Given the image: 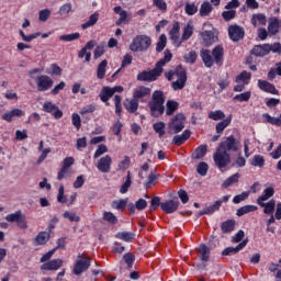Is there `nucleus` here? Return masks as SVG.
Masks as SVG:
<instances>
[{"label": "nucleus", "mask_w": 281, "mask_h": 281, "mask_svg": "<svg viewBox=\"0 0 281 281\" xmlns=\"http://www.w3.org/2000/svg\"><path fill=\"white\" fill-rule=\"evenodd\" d=\"M164 54V58L157 61L154 69L144 70L137 75L136 78L139 82H155V80L164 74V67H166L167 63L172 60V53L170 49H166Z\"/></svg>", "instance_id": "nucleus-1"}, {"label": "nucleus", "mask_w": 281, "mask_h": 281, "mask_svg": "<svg viewBox=\"0 0 281 281\" xmlns=\"http://www.w3.org/2000/svg\"><path fill=\"white\" fill-rule=\"evenodd\" d=\"M200 56L204 66L209 69L217 65V67H223V63L225 60V48L222 45H217L213 48L212 52L209 49L201 50Z\"/></svg>", "instance_id": "nucleus-2"}, {"label": "nucleus", "mask_w": 281, "mask_h": 281, "mask_svg": "<svg viewBox=\"0 0 281 281\" xmlns=\"http://www.w3.org/2000/svg\"><path fill=\"white\" fill-rule=\"evenodd\" d=\"M36 74H43V69L34 68L29 71L30 78L35 80L37 91H41V92L49 91V89L54 87V79H52V77L47 75H40L37 77H34L36 76Z\"/></svg>", "instance_id": "nucleus-3"}, {"label": "nucleus", "mask_w": 281, "mask_h": 281, "mask_svg": "<svg viewBox=\"0 0 281 281\" xmlns=\"http://www.w3.org/2000/svg\"><path fill=\"white\" fill-rule=\"evenodd\" d=\"M166 95L164 91L156 90L151 95V101L149 102L150 114L153 117H159V115H164L166 111Z\"/></svg>", "instance_id": "nucleus-4"}, {"label": "nucleus", "mask_w": 281, "mask_h": 281, "mask_svg": "<svg viewBox=\"0 0 281 281\" xmlns=\"http://www.w3.org/2000/svg\"><path fill=\"white\" fill-rule=\"evenodd\" d=\"M165 76L169 81L172 80L173 77H177V80L171 83L173 91H180L186 87V82H188V75L183 66H177L175 71H169L165 74Z\"/></svg>", "instance_id": "nucleus-5"}, {"label": "nucleus", "mask_w": 281, "mask_h": 281, "mask_svg": "<svg viewBox=\"0 0 281 281\" xmlns=\"http://www.w3.org/2000/svg\"><path fill=\"white\" fill-rule=\"evenodd\" d=\"M153 45V40L148 35H137L133 38L130 49L131 52H146Z\"/></svg>", "instance_id": "nucleus-6"}, {"label": "nucleus", "mask_w": 281, "mask_h": 281, "mask_svg": "<svg viewBox=\"0 0 281 281\" xmlns=\"http://www.w3.org/2000/svg\"><path fill=\"white\" fill-rule=\"evenodd\" d=\"M89 267H91V257L85 254H79L77 256V260L75 262L72 273L75 276H82L85 271H88Z\"/></svg>", "instance_id": "nucleus-7"}, {"label": "nucleus", "mask_w": 281, "mask_h": 281, "mask_svg": "<svg viewBox=\"0 0 281 281\" xmlns=\"http://www.w3.org/2000/svg\"><path fill=\"white\" fill-rule=\"evenodd\" d=\"M218 148L222 149L224 153H227L228 155L229 153H238V150L240 149V142H238V139H236L234 135H231L224 138V140L220 144Z\"/></svg>", "instance_id": "nucleus-8"}, {"label": "nucleus", "mask_w": 281, "mask_h": 281, "mask_svg": "<svg viewBox=\"0 0 281 281\" xmlns=\"http://www.w3.org/2000/svg\"><path fill=\"white\" fill-rule=\"evenodd\" d=\"M213 159H214L215 166H217L220 170H223V168H226V166H229L232 164V156L227 151H224L218 147L213 155Z\"/></svg>", "instance_id": "nucleus-9"}, {"label": "nucleus", "mask_w": 281, "mask_h": 281, "mask_svg": "<svg viewBox=\"0 0 281 281\" xmlns=\"http://www.w3.org/2000/svg\"><path fill=\"white\" fill-rule=\"evenodd\" d=\"M5 221L8 223H15L16 226L20 229H27V217L25 216V214H23L22 211H16L14 213L8 214L5 216Z\"/></svg>", "instance_id": "nucleus-10"}, {"label": "nucleus", "mask_w": 281, "mask_h": 281, "mask_svg": "<svg viewBox=\"0 0 281 281\" xmlns=\"http://www.w3.org/2000/svg\"><path fill=\"white\" fill-rule=\"evenodd\" d=\"M169 128L173 133H181L186 128V115L181 113L176 114L169 122Z\"/></svg>", "instance_id": "nucleus-11"}, {"label": "nucleus", "mask_w": 281, "mask_h": 281, "mask_svg": "<svg viewBox=\"0 0 281 281\" xmlns=\"http://www.w3.org/2000/svg\"><path fill=\"white\" fill-rule=\"evenodd\" d=\"M228 36L231 41L238 43V41H243L245 38V29L238 24H233L228 27Z\"/></svg>", "instance_id": "nucleus-12"}, {"label": "nucleus", "mask_w": 281, "mask_h": 281, "mask_svg": "<svg viewBox=\"0 0 281 281\" xmlns=\"http://www.w3.org/2000/svg\"><path fill=\"white\" fill-rule=\"evenodd\" d=\"M113 164V158L111 156L105 155L101 157L97 164V168L99 172L108 173L111 172V165Z\"/></svg>", "instance_id": "nucleus-13"}, {"label": "nucleus", "mask_w": 281, "mask_h": 281, "mask_svg": "<svg viewBox=\"0 0 281 281\" xmlns=\"http://www.w3.org/2000/svg\"><path fill=\"white\" fill-rule=\"evenodd\" d=\"M43 111L45 113H50L55 120H60V117H63V111H60V109H58L52 101H46L43 104Z\"/></svg>", "instance_id": "nucleus-14"}, {"label": "nucleus", "mask_w": 281, "mask_h": 281, "mask_svg": "<svg viewBox=\"0 0 281 281\" xmlns=\"http://www.w3.org/2000/svg\"><path fill=\"white\" fill-rule=\"evenodd\" d=\"M181 26H179V22H175L172 29L169 32L170 41H172L175 47H181L182 40L179 37V32Z\"/></svg>", "instance_id": "nucleus-15"}, {"label": "nucleus", "mask_w": 281, "mask_h": 281, "mask_svg": "<svg viewBox=\"0 0 281 281\" xmlns=\"http://www.w3.org/2000/svg\"><path fill=\"white\" fill-rule=\"evenodd\" d=\"M281 20L278 18H270L268 20V35L276 36L280 32Z\"/></svg>", "instance_id": "nucleus-16"}, {"label": "nucleus", "mask_w": 281, "mask_h": 281, "mask_svg": "<svg viewBox=\"0 0 281 281\" xmlns=\"http://www.w3.org/2000/svg\"><path fill=\"white\" fill-rule=\"evenodd\" d=\"M160 209L165 214H175L179 210V201L169 200L160 204Z\"/></svg>", "instance_id": "nucleus-17"}, {"label": "nucleus", "mask_w": 281, "mask_h": 281, "mask_svg": "<svg viewBox=\"0 0 281 281\" xmlns=\"http://www.w3.org/2000/svg\"><path fill=\"white\" fill-rule=\"evenodd\" d=\"M63 259H53L41 266L42 271H58L63 267Z\"/></svg>", "instance_id": "nucleus-18"}, {"label": "nucleus", "mask_w": 281, "mask_h": 281, "mask_svg": "<svg viewBox=\"0 0 281 281\" xmlns=\"http://www.w3.org/2000/svg\"><path fill=\"white\" fill-rule=\"evenodd\" d=\"M115 14H119L120 19L116 20L115 25H122V23H131V14L128 11L123 10L122 7H115L114 9Z\"/></svg>", "instance_id": "nucleus-19"}, {"label": "nucleus", "mask_w": 281, "mask_h": 281, "mask_svg": "<svg viewBox=\"0 0 281 281\" xmlns=\"http://www.w3.org/2000/svg\"><path fill=\"white\" fill-rule=\"evenodd\" d=\"M258 87L260 91H265V93H271L272 95H278L279 93L278 89H276V86L267 80L259 79Z\"/></svg>", "instance_id": "nucleus-20"}, {"label": "nucleus", "mask_w": 281, "mask_h": 281, "mask_svg": "<svg viewBox=\"0 0 281 281\" xmlns=\"http://www.w3.org/2000/svg\"><path fill=\"white\" fill-rule=\"evenodd\" d=\"M23 115H25V112H23V110L15 108L12 109L11 111L2 114V120H4V122H12V120H14V117H23Z\"/></svg>", "instance_id": "nucleus-21"}, {"label": "nucleus", "mask_w": 281, "mask_h": 281, "mask_svg": "<svg viewBox=\"0 0 281 281\" xmlns=\"http://www.w3.org/2000/svg\"><path fill=\"white\" fill-rule=\"evenodd\" d=\"M124 108L127 113H137V109H139V100H137L135 97L132 99H125Z\"/></svg>", "instance_id": "nucleus-22"}, {"label": "nucleus", "mask_w": 281, "mask_h": 281, "mask_svg": "<svg viewBox=\"0 0 281 281\" xmlns=\"http://www.w3.org/2000/svg\"><path fill=\"white\" fill-rule=\"evenodd\" d=\"M247 239H244L241 243H239L236 247H227L223 250L222 256H232L234 254H238V251H243L245 247H247Z\"/></svg>", "instance_id": "nucleus-23"}, {"label": "nucleus", "mask_w": 281, "mask_h": 281, "mask_svg": "<svg viewBox=\"0 0 281 281\" xmlns=\"http://www.w3.org/2000/svg\"><path fill=\"white\" fill-rule=\"evenodd\" d=\"M201 37L203 41V45L205 47H210V45H214L216 41L218 40L216 36H214V33L212 31H203L201 33Z\"/></svg>", "instance_id": "nucleus-24"}, {"label": "nucleus", "mask_w": 281, "mask_h": 281, "mask_svg": "<svg viewBox=\"0 0 281 281\" xmlns=\"http://www.w3.org/2000/svg\"><path fill=\"white\" fill-rule=\"evenodd\" d=\"M251 54L254 56H257V57H260V58H262L263 56L269 55V44L256 45L252 48Z\"/></svg>", "instance_id": "nucleus-25"}, {"label": "nucleus", "mask_w": 281, "mask_h": 281, "mask_svg": "<svg viewBox=\"0 0 281 281\" xmlns=\"http://www.w3.org/2000/svg\"><path fill=\"white\" fill-rule=\"evenodd\" d=\"M190 135H192V133L189 130H186L181 135H176L173 137V144L176 146H181V145L186 144V142H188V139H190Z\"/></svg>", "instance_id": "nucleus-26"}, {"label": "nucleus", "mask_w": 281, "mask_h": 281, "mask_svg": "<svg viewBox=\"0 0 281 281\" xmlns=\"http://www.w3.org/2000/svg\"><path fill=\"white\" fill-rule=\"evenodd\" d=\"M112 95H113V92L111 91V87L105 86L101 89L99 98H100L101 102H104L106 104V106H109V100H111Z\"/></svg>", "instance_id": "nucleus-27"}, {"label": "nucleus", "mask_w": 281, "mask_h": 281, "mask_svg": "<svg viewBox=\"0 0 281 281\" xmlns=\"http://www.w3.org/2000/svg\"><path fill=\"white\" fill-rule=\"evenodd\" d=\"M251 24L254 27H260V25H267V16L262 13L252 14Z\"/></svg>", "instance_id": "nucleus-28"}, {"label": "nucleus", "mask_w": 281, "mask_h": 281, "mask_svg": "<svg viewBox=\"0 0 281 281\" xmlns=\"http://www.w3.org/2000/svg\"><path fill=\"white\" fill-rule=\"evenodd\" d=\"M260 207H263V214H273L276 212V200H270L269 202L257 203Z\"/></svg>", "instance_id": "nucleus-29"}, {"label": "nucleus", "mask_w": 281, "mask_h": 281, "mask_svg": "<svg viewBox=\"0 0 281 281\" xmlns=\"http://www.w3.org/2000/svg\"><path fill=\"white\" fill-rule=\"evenodd\" d=\"M221 205H223V201H215L213 205L203 209L200 212V216H203L205 214L210 215V214H214V212H218V210H221Z\"/></svg>", "instance_id": "nucleus-30"}, {"label": "nucleus", "mask_w": 281, "mask_h": 281, "mask_svg": "<svg viewBox=\"0 0 281 281\" xmlns=\"http://www.w3.org/2000/svg\"><path fill=\"white\" fill-rule=\"evenodd\" d=\"M221 205H223V201H215L213 205L203 209L200 212V216H203L205 214L210 215V214H214V212H218V210H221Z\"/></svg>", "instance_id": "nucleus-31"}, {"label": "nucleus", "mask_w": 281, "mask_h": 281, "mask_svg": "<svg viewBox=\"0 0 281 281\" xmlns=\"http://www.w3.org/2000/svg\"><path fill=\"white\" fill-rule=\"evenodd\" d=\"M146 95H150V88L144 86L136 89L133 93V98H135L136 100H140V98H146Z\"/></svg>", "instance_id": "nucleus-32"}, {"label": "nucleus", "mask_w": 281, "mask_h": 281, "mask_svg": "<svg viewBox=\"0 0 281 281\" xmlns=\"http://www.w3.org/2000/svg\"><path fill=\"white\" fill-rule=\"evenodd\" d=\"M206 154H207V145H200L192 153V159H203V157H205Z\"/></svg>", "instance_id": "nucleus-33"}, {"label": "nucleus", "mask_w": 281, "mask_h": 281, "mask_svg": "<svg viewBox=\"0 0 281 281\" xmlns=\"http://www.w3.org/2000/svg\"><path fill=\"white\" fill-rule=\"evenodd\" d=\"M235 227H236V221H234V220L225 221L221 225V229H222L223 234H229V233L234 232Z\"/></svg>", "instance_id": "nucleus-34"}, {"label": "nucleus", "mask_w": 281, "mask_h": 281, "mask_svg": "<svg viewBox=\"0 0 281 281\" xmlns=\"http://www.w3.org/2000/svg\"><path fill=\"white\" fill-rule=\"evenodd\" d=\"M166 106V115H175L176 111L179 109V102L175 100H168Z\"/></svg>", "instance_id": "nucleus-35"}, {"label": "nucleus", "mask_w": 281, "mask_h": 281, "mask_svg": "<svg viewBox=\"0 0 281 281\" xmlns=\"http://www.w3.org/2000/svg\"><path fill=\"white\" fill-rule=\"evenodd\" d=\"M273 194H276V190H273L272 187L265 189L263 194L257 199V203H265V201H269Z\"/></svg>", "instance_id": "nucleus-36"}, {"label": "nucleus", "mask_w": 281, "mask_h": 281, "mask_svg": "<svg viewBox=\"0 0 281 281\" xmlns=\"http://www.w3.org/2000/svg\"><path fill=\"white\" fill-rule=\"evenodd\" d=\"M100 20V13L95 12L90 15L89 20L81 25L82 30H88V27H93L95 23Z\"/></svg>", "instance_id": "nucleus-37"}, {"label": "nucleus", "mask_w": 281, "mask_h": 281, "mask_svg": "<svg viewBox=\"0 0 281 281\" xmlns=\"http://www.w3.org/2000/svg\"><path fill=\"white\" fill-rule=\"evenodd\" d=\"M109 65V61H106V59H103L97 69V78H99V80H103L104 76H106V67Z\"/></svg>", "instance_id": "nucleus-38"}, {"label": "nucleus", "mask_w": 281, "mask_h": 281, "mask_svg": "<svg viewBox=\"0 0 281 281\" xmlns=\"http://www.w3.org/2000/svg\"><path fill=\"white\" fill-rule=\"evenodd\" d=\"M212 10H214L212 3H210V1H204L200 7V15L210 16V14H212Z\"/></svg>", "instance_id": "nucleus-39"}, {"label": "nucleus", "mask_w": 281, "mask_h": 281, "mask_svg": "<svg viewBox=\"0 0 281 281\" xmlns=\"http://www.w3.org/2000/svg\"><path fill=\"white\" fill-rule=\"evenodd\" d=\"M49 233L47 232H40L35 237L36 245H47L49 241Z\"/></svg>", "instance_id": "nucleus-40"}, {"label": "nucleus", "mask_w": 281, "mask_h": 281, "mask_svg": "<svg viewBox=\"0 0 281 281\" xmlns=\"http://www.w3.org/2000/svg\"><path fill=\"white\" fill-rule=\"evenodd\" d=\"M229 124H232V115H229L227 119L216 124L215 126L216 133L218 134L223 133L229 126Z\"/></svg>", "instance_id": "nucleus-41"}, {"label": "nucleus", "mask_w": 281, "mask_h": 281, "mask_svg": "<svg viewBox=\"0 0 281 281\" xmlns=\"http://www.w3.org/2000/svg\"><path fill=\"white\" fill-rule=\"evenodd\" d=\"M250 166H254L255 168H265V156L255 155L250 160Z\"/></svg>", "instance_id": "nucleus-42"}, {"label": "nucleus", "mask_w": 281, "mask_h": 281, "mask_svg": "<svg viewBox=\"0 0 281 281\" xmlns=\"http://www.w3.org/2000/svg\"><path fill=\"white\" fill-rule=\"evenodd\" d=\"M192 34H194V29L192 27V24L188 23L187 26L183 29V33L181 36L182 43L186 41H190Z\"/></svg>", "instance_id": "nucleus-43"}, {"label": "nucleus", "mask_w": 281, "mask_h": 281, "mask_svg": "<svg viewBox=\"0 0 281 281\" xmlns=\"http://www.w3.org/2000/svg\"><path fill=\"white\" fill-rule=\"evenodd\" d=\"M153 128L159 137H162L166 135V123L164 122L154 123Z\"/></svg>", "instance_id": "nucleus-44"}, {"label": "nucleus", "mask_w": 281, "mask_h": 281, "mask_svg": "<svg viewBox=\"0 0 281 281\" xmlns=\"http://www.w3.org/2000/svg\"><path fill=\"white\" fill-rule=\"evenodd\" d=\"M258 210V206L256 205H245L237 210L238 216H245V214H249L250 212H256Z\"/></svg>", "instance_id": "nucleus-45"}, {"label": "nucleus", "mask_w": 281, "mask_h": 281, "mask_svg": "<svg viewBox=\"0 0 281 281\" xmlns=\"http://www.w3.org/2000/svg\"><path fill=\"white\" fill-rule=\"evenodd\" d=\"M22 41H24V43H32V41H34L35 38H38V36H41V32H36L30 35H25V32L21 31L19 32Z\"/></svg>", "instance_id": "nucleus-46"}, {"label": "nucleus", "mask_w": 281, "mask_h": 281, "mask_svg": "<svg viewBox=\"0 0 281 281\" xmlns=\"http://www.w3.org/2000/svg\"><path fill=\"white\" fill-rule=\"evenodd\" d=\"M199 252L203 262H207V260H210V248L204 244L200 245Z\"/></svg>", "instance_id": "nucleus-47"}, {"label": "nucleus", "mask_w": 281, "mask_h": 281, "mask_svg": "<svg viewBox=\"0 0 281 281\" xmlns=\"http://www.w3.org/2000/svg\"><path fill=\"white\" fill-rule=\"evenodd\" d=\"M103 221H105L110 225H117V216H115V214H113L112 212L105 211L103 213Z\"/></svg>", "instance_id": "nucleus-48"}, {"label": "nucleus", "mask_w": 281, "mask_h": 281, "mask_svg": "<svg viewBox=\"0 0 281 281\" xmlns=\"http://www.w3.org/2000/svg\"><path fill=\"white\" fill-rule=\"evenodd\" d=\"M209 120H213L214 122H218L220 120H225V113L221 110L211 111L209 113Z\"/></svg>", "instance_id": "nucleus-49"}, {"label": "nucleus", "mask_w": 281, "mask_h": 281, "mask_svg": "<svg viewBox=\"0 0 281 281\" xmlns=\"http://www.w3.org/2000/svg\"><path fill=\"white\" fill-rule=\"evenodd\" d=\"M167 43H168V37H166V34H161L156 45V52L158 53L164 52V49H166Z\"/></svg>", "instance_id": "nucleus-50"}, {"label": "nucleus", "mask_w": 281, "mask_h": 281, "mask_svg": "<svg viewBox=\"0 0 281 281\" xmlns=\"http://www.w3.org/2000/svg\"><path fill=\"white\" fill-rule=\"evenodd\" d=\"M132 183H133V181L131 180V171H127L126 180L120 188L121 194H126V192H128V189L131 188Z\"/></svg>", "instance_id": "nucleus-51"}, {"label": "nucleus", "mask_w": 281, "mask_h": 281, "mask_svg": "<svg viewBox=\"0 0 281 281\" xmlns=\"http://www.w3.org/2000/svg\"><path fill=\"white\" fill-rule=\"evenodd\" d=\"M249 80H251V72L245 70L236 77V82H243L244 85H249Z\"/></svg>", "instance_id": "nucleus-52"}, {"label": "nucleus", "mask_w": 281, "mask_h": 281, "mask_svg": "<svg viewBox=\"0 0 281 281\" xmlns=\"http://www.w3.org/2000/svg\"><path fill=\"white\" fill-rule=\"evenodd\" d=\"M184 61L189 65H194V63H196V58H199V56L196 55L195 50H191L189 53H187L184 56Z\"/></svg>", "instance_id": "nucleus-53"}, {"label": "nucleus", "mask_w": 281, "mask_h": 281, "mask_svg": "<svg viewBox=\"0 0 281 281\" xmlns=\"http://www.w3.org/2000/svg\"><path fill=\"white\" fill-rule=\"evenodd\" d=\"M233 100H236L237 102H249L251 100V91H246L240 94H236Z\"/></svg>", "instance_id": "nucleus-54"}, {"label": "nucleus", "mask_w": 281, "mask_h": 281, "mask_svg": "<svg viewBox=\"0 0 281 281\" xmlns=\"http://www.w3.org/2000/svg\"><path fill=\"white\" fill-rule=\"evenodd\" d=\"M238 179H240V175L234 173L223 182V188H229V186H234V183H238Z\"/></svg>", "instance_id": "nucleus-55"}, {"label": "nucleus", "mask_w": 281, "mask_h": 281, "mask_svg": "<svg viewBox=\"0 0 281 281\" xmlns=\"http://www.w3.org/2000/svg\"><path fill=\"white\" fill-rule=\"evenodd\" d=\"M184 12L186 14H188V16H194V14H196V12H199V7H196V4L194 3H187L184 7Z\"/></svg>", "instance_id": "nucleus-56"}, {"label": "nucleus", "mask_w": 281, "mask_h": 281, "mask_svg": "<svg viewBox=\"0 0 281 281\" xmlns=\"http://www.w3.org/2000/svg\"><path fill=\"white\" fill-rule=\"evenodd\" d=\"M153 5L160 12H168V3L165 0H153Z\"/></svg>", "instance_id": "nucleus-57"}, {"label": "nucleus", "mask_w": 281, "mask_h": 281, "mask_svg": "<svg viewBox=\"0 0 281 281\" xmlns=\"http://www.w3.org/2000/svg\"><path fill=\"white\" fill-rule=\"evenodd\" d=\"M116 238H120V240H124L125 243H131L132 240H135V234L133 233H117Z\"/></svg>", "instance_id": "nucleus-58"}, {"label": "nucleus", "mask_w": 281, "mask_h": 281, "mask_svg": "<svg viewBox=\"0 0 281 281\" xmlns=\"http://www.w3.org/2000/svg\"><path fill=\"white\" fill-rule=\"evenodd\" d=\"M123 260L128 269H133V265L135 262V255L127 252L123 256Z\"/></svg>", "instance_id": "nucleus-59"}, {"label": "nucleus", "mask_w": 281, "mask_h": 281, "mask_svg": "<svg viewBox=\"0 0 281 281\" xmlns=\"http://www.w3.org/2000/svg\"><path fill=\"white\" fill-rule=\"evenodd\" d=\"M227 11H224L222 13V19H224L226 22L234 21L236 19V10L226 9Z\"/></svg>", "instance_id": "nucleus-60"}, {"label": "nucleus", "mask_w": 281, "mask_h": 281, "mask_svg": "<svg viewBox=\"0 0 281 281\" xmlns=\"http://www.w3.org/2000/svg\"><path fill=\"white\" fill-rule=\"evenodd\" d=\"M80 38V33H72L59 36V41H65L66 43H71V41H78Z\"/></svg>", "instance_id": "nucleus-61"}, {"label": "nucleus", "mask_w": 281, "mask_h": 281, "mask_svg": "<svg viewBox=\"0 0 281 281\" xmlns=\"http://www.w3.org/2000/svg\"><path fill=\"white\" fill-rule=\"evenodd\" d=\"M71 10H72L71 3H65L59 8L58 14L60 16H67V14H69V12H71Z\"/></svg>", "instance_id": "nucleus-62"}, {"label": "nucleus", "mask_w": 281, "mask_h": 281, "mask_svg": "<svg viewBox=\"0 0 281 281\" xmlns=\"http://www.w3.org/2000/svg\"><path fill=\"white\" fill-rule=\"evenodd\" d=\"M281 54V44L279 42L274 44H268V54Z\"/></svg>", "instance_id": "nucleus-63"}, {"label": "nucleus", "mask_w": 281, "mask_h": 281, "mask_svg": "<svg viewBox=\"0 0 281 281\" xmlns=\"http://www.w3.org/2000/svg\"><path fill=\"white\" fill-rule=\"evenodd\" d=\"M148 181L144 184L146 190H148V188H153V186H155V183H157V175L155 173H149L148 176Z\"/></svg>", "instance_id": "nucleus-64"}]
</instances>
